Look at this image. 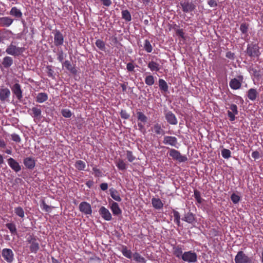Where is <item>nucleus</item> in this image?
<instances>
[{"label": "nucleus", "mask_w": 263, "mask_h": 263, "mask_svg": "<svg viewBox=\"0 0 263 263\" xmlns=\"http://www.w3.org/2000/svg\"><path fill=\"white\" fill-rule=\"evenodd\" d=\"M234 260L235 263H256L255 259L249 257L242 251L237 252Z\"/></svg>", "instance_id": "obj_1"}, {"label": "nucleus", "mask_w": 263, "mask_h": 263, "mask_svg": "<svg viewBox=\"0 0 263 263\" xmlns=\"http://www.w3.org/2000/svg\"><path fill=\"white\" fill-rule=\"evenodd\" d=\"M25 51L24 47L16 46L13 42L8 45L6 49V52L9 55L18 57L22 54Z\"/></svg>", "instance_id": "obj_2"}, {"label": "nucleus", "mask_w": 263, "mask_h": 263, "mask_svg": "<svg viewBox=\"0 0 263 263\" xmlns=\"http://www.w3.org/2000/svg\"><path fill=\"white\" fill-rule=\"evenodd\" d=\"M247 53L250 57L258 58L260 54L258 44H249L247 49Z\"/></svg>", "instance_id": "obj_3"}, {"label": "nucleus", "mask_w": 263, "mask_h": 263, "mask_svg": "<svg viewBox=\"0 0 263 263\" xmlns=\"http://www.w3.org/2000/svg\"><path fill=\"white\" fill-rule=\"evenodd\" d=\"M184 261L189 263H195L197 261V254L192 251H186L183 253L181 258Z\"/></svg>", "instance_id": "obj_4"}, {"label": "nucleus", "mask_w": 263, "mask_h": 263, "mask_svg": "<svg viewBox=\"0 0 263 263\" xmlns=\"http://www.w3.org/2000/svg\"><path fill=\"white\" fill-rule=\"evenodd\" d=\"M40 107L41 106L36 105L28 110V112L34 119L35 122L40 120L42 118V110Z\"/></svg>", "instance_id": "obj_5"}, {"label": "nucleus", "mask_w": 263, "mask_h": 263, "mask_svg": "<svg viewBox=\"0 0 263 263\" xmlns=\"http://www.w3.org/2000/svg\"><path fill=\"white\" fill-rule=\"evenodd\" d=\"M30 244V250L32 253H36L40 249L39 243L37 239L34 236L30 235L27 239Z\"/></svg>", "instance_id": "obj_6"}, {"label": "nucleus", "mask_w": 263, "mask_h": 263, "mask_svg": "<svg viewBox=\"0 0 263 263\" xmlns=\"http://www.w3.org/2000/svg\"><path fill=\"white\" fill-rule=\"evenodd\" d=\"M169 155L174 160H177L179 162H184L187 160V158L185 156L182 155L179 151L175 149H170L169 151Z\"/></svg>", "instance_id": "obj_7"}, {"label": "nucleus", "mask_w": 263, "mask_h": 263, "mask_svg": "<svg viewBox=\"0 0 263 263\" xmlns=\"http://www.w3.org/2000/svg\"><path fill=\"white\" fill-rule=\"evenodd\" d=\"M2 256L4 259L8 263H12L14 259V253L10 249H3L2 251Z\"/></svg>", "instance_id": "obj_8"}, {"label": "nucleus", "mask_w": 263, "mask_h": 263, "mask_svg": "<svg viewBox=\"0 0 263 263\" xmlns=\"http://www.w3.org/2000/svg\"><path fill=\"white\" fill-rule=\"evenodd\" d=\"M243 78L242 76H239L237 78L232 79L229 83L230 87L233 89H238L241 87Z\"/></svg>", "instance_id": "obj_9"}, {"label": "nucleus", "mask_w": 263, "mask_h": 263, "mask_svg": "<svg viewBox=\"0 0 263 263\" xmlns=\"http://www.w3.org/2000/svg\"><path fill=\"white\" fill-rule=\"evenodd\" d=\"M79 208L80 212L86 215H91L92 213L91 205L87 202H82L80 204Z\"/></svg>", "instance_id": "obj_10"}, {"label": "nucleus", "mask_w": 263, "mask_h": 263, "mask_svg": "<svg viewBox=\"0 0 263 263\" xmlns=\"http://www.w3.org/2000/svg\"><path fill=\"white\" fill-rule=\"evenodd\" d=\"M11 92L7 88H2L0 89V100L3 103L9 102V97Z\"/></svg>", "instance_id": "obj_11"}, {"label": "nucleus", "mask_w": 263, "mask_h": 263, "mask_svg": "<svg viewBox=\"0 0 263 263\" xmlns=\"http://www.w3.org/2000/svg\"><path fill=\"white\" fill-rule=\"evenodd\" d=\"M163 143L166 145H170L172 146L177 147V139L174 136H164Z\"/></svg>", "instance_id": "obj_12"}, {"label": "nucleus", "mask_w": 263, "mask_h": 263, "mask_svg": "<svg viewBox=\"0 0 263 263\" xmlns=\"http://www.w3.org/2000/svg\"><path fill=\"white\" fill-rule=\"evenodd\" d=\"M8 164L9 166L16 173L21 170V166L15 159L12 158H9L7 160Z\"/></svg>", "instance_id": "obj_13"}, {"label": "nucleus", "mask_w": 263, "mask_h": 263, "mask_svg": "<svg viewBox=\"0 0 263 263\" xmlns=\"http://www.w3.org/2000/svg\"><path fill=\"white\" fill-rule=\"evenodd\" d=\"M12 91L18 100H21L23 98L22 90L21 85L18 83H15L11 88Z\"/></svg>", "instance_id": "obj_14"}, {"label": "nucleus", "mask_w": 263, "mask_h": 263, "mask_svg": "<svg viewBox=\"0 0 263 263\" xmlns=\"http://www.w3.org/2000/svg\"><path fill=\"white\" fill-rule=\"evenodd\" d=\"M64 36L60 31H56L54 34V44L56 46H60L63 44Z\"/></svg>", "instance_id": "obj_15"}, {"label": "nucleus", "mask_w": 263, "mask_h": 263, "mask_svg": "<svg viewBox=\"0 0 263 263\" xmlns=\"http://www.w3.org/2000/svg\"><path fill=\"white\" fill-rule=\"evenodd\" d=\"M99 214L102 217L107 221H109L111 219V215L108 209L104 206H101L99 211Z\"/></svg>", "instance_id": "obj_16"}, {"label": "nucleus", "mask_w": 263, "mask_h": 263, "mask_svg": "<svg viewBox=\"0 0 263 263\" xmlns=\"http://www.w3.org/2000/svg\"><path fill=\"white\" fill-rule=\"evenodd\" d=\"M23 163L25 167L29 170H32L35 166V161L32 157L25 158L23 160Z\"/></svg>", "instance_id": "obj_17"}, {"label": "nucleus", "mask_w": 263, "mask_h": 263, "mask_svg": "<svg viewBox=\"0 0 263 263\" xmlns=\"http://www.w3.org/2000/svg\"><path fill=\"white\" fill-rule=\"evenodd\" d=\"M165 119L167 122L172 125H176L178 123L175 115L172 111H167L165 113Z\"/></svg>", "instance_id": "obj_18"}, {"label": "nucleus", "mask_w": 263, "mask_h": 263, "mask_svg": "<svg viewBox=\"0 0 263 263\" xmlns=\"http://www.w3.org/2000/svg\"><path fill=\"white\" fill-rule=\"evenodd\" d=\"M13 21V19L8 16L0 17V25L2 27H9Z\"/></svg>", "instance_id": "obj_19"}, {"label": "nucleus", "mask_w": 263, "mask_h": 263, "mask_svg": "<svg viewBox=\"0 0 263 263\" xmlns=\"http://www.w3.org/2000/svg\"><path fill=\"white\" fill-rule=\"evenodd\" d=\"M181 6L183 12H189L195 9V5L192 3L183 2L181 3Z\"/></svg>", "instance_id": "obj_20"}, {"label": "nucleus", "mask_w": 263, "mask_h": 263, "mask_svg": "<svg viewBox=\"0 0 263 263\" xmlns=\"http://www.w3.org/2000/svg\"><path fill=\"white\" fill-rule=\"evenodd\" d=\"M109 203L110 204V209L114 215H119L121 214L122 211L117 202L111 201Z\"/></svg>", "instance_id": "obj_21"}, {"label": "nucleus", "mask_w": 263, "mask_h": 263, "mask_svg": "<svg viewBox=\"0 0 263 263\" xmlns=\"http://www.w3.org/2000/svg\"><path fill=\"white\" fill-rule=\"evenodd\" d=\"M13 63V60L12 58L9 56L4 57L3 59L2 64L3 66L5 68H9Z\"/></svg>", "instance_id": "obj_22"}, {"label": "nucleus", "mask_w": 263, "mask_h": 263, "mask_svg": "<svg viewBox=\"0 0 263 263\" xmlns=\"http://www.w3.org/2000/svg\"><path fill=\"white\" fill-rule=\"evenodd\" d=\"M48 95L45 92H40L37 93L36 97V102L39 103H42L48 100Z\"/></svg>", "instance_id": "obj_23"}, {"label": "nucleus", "mask_w": 263, "mask_h": 263, "mask_svg": "<svg viewBox=\"0 0 263 263\" xmlns=\"http://www.w3.org/2000/svg\"><path fill=\"white\" fill-rule=\"evenodd\" d=\"M153 132L157 135H163L165 134V131L162 128L160 124L157 123L152 127Z\"/></svg>", "instance_id": "obj_24"}, {"label": "nucleus", "mask_w": 263, "mask_h": 263, "mask_svg": "<svg viewBox=\"0 0 263 263\" xmlns=\"http://www.w3.org/2000/svg\"><path fill=\"white\" fill-rule=\"evenodd\" d=\"M147 67L152 71H158L160 69L159 64L153 61L148 63Z\"/></svg>", "instance_id": "obj_25"}, {"label": "nucleus", "mask_w": 263, "mask_h": 263, "mask_svg": "<svg viewBox=\"0 0 263 263\" xmlns=\"http://www.w3.org/2000/svg\"><path fill=\"white\" fill-rule=\"evenodd\" d=\"M182 219L189 223H193L195 221V215L192 213L189 212L185 214Z\"/></svg>", "instance_id": "obj_26"}, {"label": "nucleus", "mask_w": 263, "mask_h": 263, "mask_svg": "<svg viewBox=\"0 0 263 263\" xmlns=\"http://www.w3.org/2000/svg\"><path fill=\"white\" fill-rule=\"evenodd\" d=\"M152 204L154 208L157 210L161 209L163 206V204L159 198H153L152 199Z\"/></svg>", "instance_id": "obj_27"}, {"label": "nucleus", "mask_w": 263, "mask_h": 263, "mask_svg": "<svg viewBox=\"0 0 263 263\" xmlns=\"http://www.w3.org/2000/svg\"><path fill=\"white\" fill-rule=\"evenodd\" d=\"M173 254L178 258H182L183 253L180 246H177L173 248Z\"/></svg>", "instance_id": "obj_28"}, {"label": "nucleus", "mask_w": 263, "mask_h": 263, "mask_svg": "<svg viewBox=\"0 0 263 263\" xmlns=\"http://www.w3.org/2000/svg\"><path fill=\"white\" fill-rule=\"evenodd\" d=\"M132 258L135 261L138 262L146 263V259L142 255H141L138 252H135L133 253Z\"/></svg>", "instance_id": "obj_29"}, {"label": "nucleus", "mask_w": 263, "mask_h": 263, "mask_svg": "<svg viewBox=\"0 0 263 263\" xmlns=\"http://www.w3.org/2000/svg\"><path fill=\"white\" fill-rule=\"evenodd\" d=\"M62 63L63 66H64L67 70H68L72 73L75 74L77 73V70L72 66L70 61L66 60Z\"/></svg>", "instance_id": "obj_30"}, {"label": "nucleus", "mask_w": 263, "mask_h": 263, "mask_svg": "<svg viewBox=\"0 0 263 263\" xmlns=\"http://www.w3.org/2000/svg\"><path fill=\"white\" fill-rule=\"evenodd\" d=\"M109 192L111 197L116 201L120 202L121 201V198L118 192L114 188L109 189Z\"/></svg>", "instance_id": "obj_31"}, {"label": "nucleus", "mask_w": 263, "mask_h": 263, "mask_svg": "<svg viewBox=\"0 0 263 263\" xmlns=\"http://www.w3.org/2000/svg\"><path fill=\"white\" fill-rule=\"evenodd\" d=\"M9 14L17 18H21L22 16V13L21 10L17 9L16 7H13L11 8L9 12Z\"/></svg>", "instance_id": "obj_32"}, {"label": "nucleus", "mask_w": 263, "mask_h": 263, "mask_svg": "<svg viewBox=\"0 0 263 263\" xmlns=\"http://www.w3.org/2000/svg\"><path fill=\"white\" fill-rule=\"evenodd\" d=\"M257 92L255 89L251 88L248 91V97L251 101H254L257 96Z\"/></svg>", "instance_id": "obj_33"}, {"label": "nucleus", "mask_w": 263, "mask_h": 263, "mask_svg": "<svg viewBox=\"0 0 263 263\" xmlns=\"http://www.w3.org/2000/svg\"><path fill=\"white\" fill-rule=\"evenodd\" d=\"M116 164L119 170L121 171H125L127 168L126 163L123 160L120 159L116 161Z\"/></svg>", "instance_id": "obj_34"}, {"label": "nucleus", "mask_w": 263, "mask_h": 263, "mask_svg": "<svg viewBox=\"0 0 263 263\" xmlns=\"http://www.w3.org/2000/svg\"><path fill=\"white\" fill-rule=\"evenodd\" d=\"M53 51L57 53V59L60 62H62L64 59V52L61 48H59L57 50L55 49L53 50Z\"/></svg>", "instance_id": "obj_35"}, {"label": "nucleus", "mask_w": 263, "mask_h": 263, "mask_svg": "<svg viewBox=\"0 0 263 263\" xmlns=\"http://www.w3.org/2000/svg\"><path fill=\"white\" fill-rule=\"evenodd\" d=\"M159 86L161 90L164 92L168 91V86L166 82L163 79H160L159 80Z\"/></svg>", "instance_id": "obj_36"}, {"label": "nucleus", "mask_w": 263, "mask_h": 263, "mask_svg": "<svg viewBox=\"0 0 263 263\" xmlns=\"http://www.w3.org/2000/svg\"><path fill=\"white\" fill-rule=\"evenodd\" d=\"M96 46L101 51H106L105 43L101 39H98L95 42Z\"/></svg>", "instance_id": "obj_37"}, {"label": "nucleus", "mask_w": 263, "mask_h": 263, "mask_svg": "<svg viewBox=\"0 0 263 263\" xmlns=\"http://www.w3.org/2000/svg\"><path fill=\"white\" fill-rule=\"evenodd\" d=\"M137 118L138 120L140 121L139 122H142L143 124H145L147 120V117L141 111L137 112Z\"/></svg>", "instance_id": "obj_38"}, {"label": "nucleus", "mask_w": 263, "mask_h": 263, "mask_svg": "<svg viewBox=\"0 0 263 263\" xmlns=\"http://www.w3.org/2000/svg\"><path fill=\"white\" fill-rule=\"evenodd\" d=\"M6 226L9 230L12 235L17 234L16 228L14 223H7L6 224Z\"/></svg>", "instance_id": "obj_39"}, {"label": "nucleus", "mask_w": 263, "mask_h": 263, "mask_svg": "<svg viewBox=\"0 0 263 263\" xmlns=\"http://www.w3.org/2000/svg\"><path fill=\"white\" fill-rule=\"evenodd\" d=\"M122 254L126 257L129 259L132 258L133 253L130 250H128L126 246H124L122 248L121 251Z\"/></svg>", "instance_id": "obj_40"}, {"label": "nucleus", "mask_w": 263, "mask_h": 263, "mask_svg": "<svg viewBox=\"0 0 263 263\" xmlns=\"http://www.w3.org/2000/svg\"><path fill=\"white\" fill-rule=\"evenodd\" d=\"M143 48L144 50L148 53H150L153 51V46H152L150 42L145 40L143 44Z\"/></svg>", "instance_id": "obj_41"}, {"label": "nucleus", "mask_w": 263, "mask_h": 263, "mask_svg": "<svg viewBox=\"0 0 263 263\" xmlns=\"http://www.w3.org/2000/svg\"><path fill=\"white\" fill-rule=\"evenodd\" d=\"M74 166L79 171L84 170L86 167V163L82 160H78L76 161Z\"/></svg>", "instance_id": "obj_42"}, {"label": "nucleus", "mask_w": 263, "mask_h": 263, "mask_svg": "<svg viewBox=\"0 0 263 263\" xmlns=\"http://www.w3.org/2000/svg\"><path fill=\"white\" fill-rule=\"evenodd\" d=\"M122 17L126 21L129 22L132 20V16L130 12L127 10H123L121 12Z\"/></svg>", "instance_id": "obj_43"}, {"label": "nucleus", "mask_w": 263, "mask_h": 263, "mask_svg": "<svg viewBox=\"0 0 263 263\" xmlns=\"http://www.w3.org/2000/svg\"><path fill=\"white\" fill-rule=\"evenodd\" d=\"M145 83L148 86H152L155 83V79L153 76L148 75L145 78Z\"/></svg>", "instance_id": "obj_44"}, {"label": "nucleus", "mask_w": 263, "mask_h": 263, "mask_svg": "<svg viewBox=\"0 0 263 263\" xmlns=\"http://www.w3.org/2000/svg\"><path fill=\"white\" fill-rule=\"evenodd\" d=\"M173 216L174 217V222L177 224L178 226H180V216L179 213L175 210H174L173 212Z\"/></svg>", "instance_id": "obj_45"}, {"label": "nucleus", "mask_w": 263, "mask_h": 263, "mask_svg": "<svg viewBox=\"0 0 263 263\" xmlns=\"http://www.w3.org/2000/svg\"><path fill=\"white\" fill-rule=\"evenodd\" d=\"M14 212L16 215L23 218L25 216L24 211L22 208L20 206L16 207L14 209Z\"/></svg>", "instance_id": "obj_46"}, {"label": "nucleus", "mask_w": 263, "mask_h": 263, "mask_svg": "<svg viewBox=\"0 0 263 263\" xmlns=\"http://www.w3.org/2000/svg\"><path fill=\"white\" fill-rule=\"evenodd\" d=\"M231 151L228 149L223 148L221 151V155L225 159H229L231 157Z\"/></svg>", "instance_id": "obj_47"}, {"label": "nucleus", "mask_w": 263, "mask_h": 263, "mask_svg": "<svg viewBox=\"0 0 263 263\" xmlns=\"http://www.w3.org/2000/svg\"><path fill=\"white\" fill-rule=\"evenodd\" d=\"M194 197L198 203H201L202 202V199L201 197V194L199 191L197 190L194 191Z\"/></svg>", "instance_id": "obj_48"}, {"label": "nucleus", "mask_w": 263, "mask_h": 263, "mask_svg": "<svg viewBox=\"0 0 263 263\" xmlns=\"http://www.w3.org/2000/svg\"><path fill=\"white\" fill-rule=\"evenodd\" d=\"M248 28L249 25L246 23H243L240 25V30L242 33L246 34L248 32Z\"/></svg>", "instance_id": "obj_49"}, {"label": "nucleus", "mask_w": 263, "mask_h": 263, "mask_svg": "<svg viewBox=\"0 0 263 263\" xmlns=\"http://www.w3.org/2000/svg\"><path fill=\"white\" fill-rule=\"evenodd\" d=\"M126 157L129 162H133L135 160L136 157L133 155L132 152L127 151L126 152Z\"/></svg>", "instance_id": "obj_50"}, {"label": "nucleus", "mask_w": 263, "mask_h": 263, "mask_svg": "<svg viewBox=\"0 0 263 263\" xmlns=\"http://www.w3.org/2000/svg\"><path fill=\"white\" fill-rule=\"evenodd\" d=\"M61 112L62 116L65 118H70L72 115L70 110L68 109H64Z\"/></svg>", "instance_id": "obj_51"}, {"label": "nucleus", "mask_w": 263, "mask_h": 263, "mask_svg": "<svg viewBox=\"0 0 263 263\" xmlns=\"http://www.w3.org/2000/svg\"><path fill=\"white\" fill-rule=\"evenodd\" d=\"M231 199L234 203L236 204L240 201V197L238 195L233 193L231 196Z\"/></svg>", "instance_id": "obj_52"}, {"label": "nucleus", "mask_w": 263, "mask_h": 263, "mask_svg": "<svg viewBox=\"0 0 263 263\" xmlns=\"http://www.w3.org/2000/svg\"><path fill=\"white\" fill-rule=\"evenodd\" d=\"M176 35L179 37H180L183 40H185V36L184 35V32H183L182 29H177L176 31Z\"/></svg>", "instance_id": "obj_53"}, {"label": "nucleus", "mask_w": 263, "mask_h": 263, "mask_svg": "<svg viewBox=\"0 0 263 263\" xmlns=\"http://www.w3.org/2000/svg\"><path fill=\"white\" fill-rule=\"evenodd\" d=\"M92 171H93L95 176L99 177L102 176V172L96 167H93L92 168Z\"/></svg>", "instance_id": "obj_54"}, {"label": "nucleus", "mask_w": 263, "mask_h": 263, "mask_svg": "<svg viewBox=\"0 0 263 263\" xmlns=\"http://www.w3.org/2000/svg\"><path fill=\"white\" fill-rule=\"evenodd\" d=\"M47 75L48 77H50V78H54V71L52 69L51 67V66H47Z\"/></svg>", "instance_id": "obj_55"}, {"label": "nucleus", "mask_w": 263, "mask_h": 263, "mask_svg": "<svg viewBox=\"0 0 263 263\" xmlns=\"http://www.w3.org/2000/svg\"><path fill=\"white\" fill-rule=\"evenodd\" d=\"M11 139L13 141L16 142H20L21 140L19 135L16 134H13L11 135Z\"/></svg>", "instance_id": "obj_56"}, {"label": "nucleus", "mask_w": 263, "mask_h": 263, "mask_svg": "<svg viewBox=\"0 0 263 263\" xmlns=\"http://www.w3.org/2000/svg\"><path fill=\"white\" fill-rule=\"evenodd\" d=\"M237 114H234L230 110L228 111V115L229 118V119L231 121H233L235 119V115Z\"/></svg>", "instance_id": "obj_57"}, {"label": "nucleus", "mask_w": 263, "mask_h": 263, "mask_svg": "<svg viewBox=\"0 0 263 263\" xmlns=\"http://www.w3.org/2000/svg\"><path fill=\"white\" fill-rule=\"evenodd\" d=\"M135 66L132 63H128L126 65V69L128 71L132 72L134 71Z\"/></svg>", "instance_id": "obj_58"}, {"label": "nucleus", "mask_w": 263, "mask_h": 263, "mask_svg": "<svg viewBox=\"0 0 263 263\" xmlns=\"http://www.w3.org/2000/svg\"><path fill=\"white\" fill-rule=\"evenodd\" d=\"M120 115L122 118L127 119L129 117V115L126 110H122L120 112Z\"/></svg>", "instance_id": "obj_59"}, {"label": "nucleus", "mask_w": 263, "mask_h": 263, "mask_svg": "<svg viewBox=\"0 0 263 263\" xmlns=\"http://www.w3.org/2000/svg\"><path fill=\"white\" fill-rule=\"evenodd\" d=\"M230 111L234 112L235 114H238L237 106L235 104H231L230 107Z\"/></svg>", "instance_id": "obj_60"}, {"label": "nucleus", "mask_w": 263, "mask_h": 263, "mask_svg": "<svg viewBox=\"0 0 263 263\" xmlns=\"http://www.w3.org/2000/svg\"><path fill=\"white\" fill-rule=\"evenodd\" d=\"M102 4L106 7H109L112 4L111 0H100Z\"/></svg>", "instance_id": "obj_61"}, {"label": "nucleus", "mask_w": 263, "mask_h": 263, "mask_svg": "<svg viewBox=\"0 0 263 263\" xmlns=\"http://www.w3.org/2000/svg\"><path fill=\"white\" fill-rule=\"evenodd\" d=\"M208 4L211 7H216L217 6V3L215 0H209Z\"/></svg>", "instance_id": "obj_62"}, {"label": "nucleus", "mask_w": 263, "mask_h": 263, "mask_svg": "<svg viewBox=\"0 0 263 263\" xmlns=\"http://www.w3.org/2000/svg\"><path fill=\"white\" fill-rule=\"evenodd\" d=\"M226 57L228 59L234 60L235 58V54L234 53L229 51L226 53Z\"/></svg>", "instance_id": "obj_63"}, {"label": "nucleus", "mask_w": 263, "mask_h": 263, "mask_svg": "<svg viewBox=\"0 0 263 263\" xmlns=\"http://www.w3.org/2000/svg\"><path fill=\"white\" fill-rule=\"evenodd\" d=\"M252 157L254 159H258L260 157V153L258 151H254L252 153Z\"/></svg>", "instance_id": "obj_64"}]
</instances>
